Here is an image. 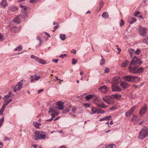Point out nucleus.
<instances>
[{
    "label": "nucleus",
    "instance_id": "nucleus-1",
    "mask_svg": "<svg viewBox=\"0 0 148 148\" xmlns=\"http://www.w3.org/2000/svg\"><path fill=\"white\" fill-rule=\"evenodd\" d=\"M142 63V62L139 58L136 57H134L128 67L130 72L133 74L142 73L144 68L142 67H138Z\"/></svg>",
    "mask_w": 148,
    "mask_h": 148
},
{
    "label": "nucleus",
    "instance_id": "nucleus-2",
    "mask_svg": "<svg viewBox=\"0 0 148 148\" xmlns=\"http://www.w3.org/2000/svg\"><path fill=\"white\" fill-rule=\"evenodd\" d=\"M46 137V133L42 131H37L35 132L33 138L36 140L45 139Z\"/></svg>",
    "mask_w": 148,
    "mask_h": 148
},
{
    "label": "nucleus",
    "instance_id": "nucleus-3",
    "mask_svg": "<svg viewBox=\"0 0 148 148\" xmlns=\"http://www.w3.org/2000/svg\"><path fill=\"white\" fill-rule=\"evenodd\" d=\"M148 136V127L146 126L143 128L140 132L138 136V138L142 140Z\"/></svg>",
    "mask_w": 148,
    "mask_h": 148
},
{
    "label": "nucleus",
    "instance_id": "nucleus-4",
    "mask_svg": "<svg viewBox=\"0 0 148 148\" xmlns=\"http://www.w3.org/2000/svg\"><path fill=\"white\" fill-rule=\"evenodd\" d=\"M123 78L129 82H137L140 80L138 77L132 75L125 76L123 77Z\"/></svg>",
    "mask_w": 148,
    "mask_h": 148
},
{
    "label": "nucleus",
    "instance_id": "nucleus-5",
    "mask_svg": "<svg viewBox=\"0 0 148 148\" xmlns=\"http://www.w3.org/2000/svg\"><path fill=\"white\" fill-rule=\"evenodd\" d=\"M27 16V14L25 10L24 12H22V13L20 14L19 16L15 18L13 20V21L17 24H19L21 21V19H24Z\"/></svg>",
    "mask_w": 148,
    "mask_h": 148
},
{
    "label": "nucleus",
    "instance_id": "nucleus-6",
    "mask_svg": "<svg viewBox=\"0 0 148 148\" xmlns=\"http://www.w3.org/2000/svg\"><path fill=\"white\" fill-rule=\"evenodd\" d=\"M23 80H22L17 83V85L14 88L13 90L14 92H16L21 90L23 84Z\"/></svg>",
    "mask_w": 148,
    "mask_h": 148
},
{
    "label": "nucleus",
    "instance_id": "nucleus-7",
    "mask_svg": "<svg viewBox=\"0 0 148 148\" xmlns=\"http://www.w3.org/2000/svg\"><path fill=\"white\" fill-rule=\"evenodd\" d=\"M93 102L95 103L96 105L102 108H106L107 106L103 103V102L101 100L99 99H95L93 100Z\"/></svg>",
    "mask_w": 148,
    "mask_h": 148
},
{
    "label": "nucleus",
    "instance_id": "nucleus-8",
    "mask_svg": "<svg viewBox=\"0 0 148 148\" xmlns=\"http://www.w3.org/2000/svg\"><path fill=\"white\" fill-rule=\"evenodd\" d=\"M103 99L106 103L109 104H112L114 103V101L112 100L111 96H108L104 97Z\"/></svg>",
    "mask_w": 148,
    "mask_h": 148
},
{
    "label": "nucleus",
    "instance_id": "nucleus-9",
    "mask_svg": "<svg viewBox=\"0 0 148 148\" xmlns=\"http://www.w3.org/2000/svg\"><path fill=\"white\" fill-rule=\"evenodd\" d=\"M138 107L136 106L132 107L130 110L126 112L125 115V116L127 117L131 116L132 114L135 109L136 108H138Z\"/></svg>",
    "mask_w": 148,
    "mask_h": 148
},
{
    "label": "nucleus",
    "instance_id": "nucleus-10",
    "mask_svg": "<svg viewBox=\"0 0 148 148\" xmlns=\"http://www.w3.org/2000/svg\"><path fill=\"white\" fill-rule=\"evenodd\" d=\"M121 81V79L120 77L118 76L115 77L112 81V85H118Z\"/></svg>",
    "mask_w": 148,
    "mask_h": 148
},
{
    "label": "nucleus",
    "instance_id": "nucleus-11",
    "mask_svg": "<svg viewBox=\"0 0 148 148\" xmlns=\"http://www.w3.org/2000/svg\"><path fill=\"white\" fill-rule=\"evenodd\" d=\"M146 28L140 26L139 28V33L142 36H145L146 34Z\"/></svg>",
    "mask_w": 148,
    "mask_h": 148
},
{
    "label": "nucleus",
    "instance_id": "nucleus-12",
    "mask_svg": "<svg viewBox=\"0 0 148 148\" xmlns=\"http://www.w3.org/2000/svg\"><path fill=\"white\" fill-rule=\"evenodd\" d=\"M56 105L58 106V109L60 110H62L64 106V103L60 101H59L56 102Z\"/></svg>",
    "mask_w": 148,
    "mask_h": 148
},
{
    "label": "nucleus",
    "instance_id": "nucleus-13",
    "mask_svg": "<svg viewBox=\"0 0 148 148\" xmlns=\"http://www.w3.org/2000/svg\"><path fill=\"white\" fill-rule=\"evenodd\" d=\"M147 109V107L145 106L141 108L139 111V114L141 116H142L146 112Z\"/></svg>",
    "mask_w": 148,
    "mask_h": 148
},
{
    "label": "nucleus",
    "instance_id": "nucleus-14",
    "mask_svg": "<svg viewBox=\"0 0 148 148\" xmlns=\"http://www.w3.org/2000/svg\"><path fill=\"white\" fill-rule=\"evenodd\" d=\"M117 85H112V90L114 92H118L121 91L120 88L117 86Z\"/></svg>",
    "mask_w": 148,
    "mask_h": 148
},
{
    "label": "nucleus",
    "instance_id": "nucleus-15",
    "mask_svg": "<svg viewBox=\"0 0 148 148\" xmlns=\"http://www.w3.org/2000/svg\"><path fill=\"white\" fill-rule=\"evenodd\" d=\"M129 86V84L126 82H123L120 84L121 87L124 89L127 88Z\"/></svg>",
    "mask_w": 148,
    "mask_h": 148
},
{
    "label": "nucleus",
    "instance_id": "nucleus-16",
    "mask_svg": "<svg viewBox=\"0 0 148 148\" xmlns=\"http://www.w3.org/2000/svg\"><path fill=\"white\" fill-rule=\"evenodd\" d=\"M111 96L113 100L114 99H116L117 100H119L121 97V96L120 94H113L111 95Z\"/></svg>",
    "mask_w": 148,
    "mask_h": 148
},
{
    "label": "nucleus",
    "instance_id": "nucleus-17",
    "mask_svg": "<svg viewBox=\"0 0 148 148\" xmlns=\"http://www.w3.org/2000/svg\"><path fill=\"white\" fill-rule=\"evenodd\" d=\"M107 88L106 86H103L100 87L99 88V90L103 92L106 93L107 91Z\"/></svg>",
    "mask_w": 148,
    "mask_h": 148
},
{
    "label": "nucleus",
    "instance_id": "nucleus-18",
    "mask_svg": "<svg viewBox=\"0 0 148 148\" xmlns=\"http://www.w3.org/2000/svg\"><path fill=\"white\" fill-rule=\"evenodd\" d=\"M136 20H137L136 18L130 17L129 18L128 22L130 24H132L135 23Z\"/></svg>",
    "mask_w": 148,
    "mask_h": 148
},
{
    "label": "nucleus",
    "instance_id": "nucleus-19",
    "mask_svg": "<svg viewBox=\"0 0 148 148\" xmlns=\"http://www.w3.org/2000/svg\"><path fill=\"white\" fill-rule=\"evenodd\" d=\"M3 99L4 102L9 103V94L5 95Z\"/></svg>",
    "mask_w": 148,
    "mask_h": 148
},
{
    "label": "nucleus",
    "instance_id": "nucleus-20",
    "mask_svg": "<svg viewBox=\"0 0 148 148\" xmlns=\"http://www.w3.org/2000/svg\"><path fill=\"white\" fill-rule=\"evenodd\" d=\"M20 29V27H14L13 28H11V30L14 33H17L19 32Z\"/></svg>",
    "mask_w": 148,
    "mask_h": 148
},
{
    "label": "nucleus",
    "instance_id": "nucleus-21",
    "mask_svg": "<svg viewBox=\"0 0 148 148\" xmlns=\"http://www.w3.org/2000/svg\"><path fill=\"white\" fill-rule=\"evenodd\" d=\"M0 5L1 7H5L7 5V1L6 0H2V1L0 3Z\"/></svg>",
    "mask_w": 148,
    "mask_h": 148
},
{
    "label": "nucleus",
    "instance_id": "nucleus-22",
    "mask_svg": "<svg viewBox=\"0 0 148 148\" xmlns=\"http://www.w3.org/2000/svg\"><path fill=\"white\" fill-rule=\"evenodd\" d=\"M128 51L131 57H132V56H134V54L135 53V50L134 49H129Z\"/></svg>",
    "mask_w": 148,
    "mask_h": 148
},
{
    "label": "nucleus",
    "instance_id": "nucleus-23",
    "mask_svg": "<svg viewBox=\"0 0 148 148\" xmlns=\"http://www.w3.org/2000/svg\"><path fill=\"white\" fill-rule=\"evenodd\" d=\"M36 61L40 64H46V62L44 60L40 59L38 57V58Z\"/></svg>",
    "mask_w": 148,
    "mask_h": 148
},
{
    "label": "nucleus",
    "instance_id": "nucleus-24",
    "mask_svg": "<svg viewBox=\"0 0 148 148\" xmlns=\"http://www.w3.org/2000/svg\"><path fill=\"white\" fill-rule=\"evenodd\" d=\"M115 147L114 145L112 143L109 145H103L102 148H113Z\"/></svg>",
    "mask_w": 148,
    "mask_h": 148
},
{
    "label": "nucleus",
    "instance_id": "nucleus-25",
    "mask_svg": "<svg viewBox=\"0 0 148 148\" xmlns=\"http://www.w3.org/2000/svg\"><path fill=\"white\" fill-rule=\"evenodd\" d=\"M97 109L96 108V107H92L91 108V111L92 112H90L89 111H88V112L90 114H94L96 113L97 112Z\"/></svg>",
    "mask_w": 148,
    "mask_h": 148
},
{
    "label": "nucleus",
    "instance_id": "nucleus-26",
    "mask_svg": "<svg viewBox=\"0 0 148 148\" xmlns=\"http://www.w3.org/2000/svg\"><path fill=\"white\" fill-rule=\"evenodd\" d=\"M111 118V116H107L105 118L100 119L99 121H102L105 120L108 121Z\"/></svg>",
    "mask_w": 148,
    "mask_h": 148
},
{
    "label": "nucleus",
    "instance_id": "nucleus-27",
    "mask_svg": "<svg viewBox=\"0 0 148 148\" xmlns=\"http://www.w3.org/2000/svg\"><path fill=\"white\" fill-rule=\"evenodd\" d=\"M33 124L34 127L36 129H38L39 128V126L41 125V124L39 123H38L37 122H33Z\"/></svg>",
    "mask_w": 148,
    "mask_h": 148
},
{
    "label": "nucleus",
    "instance_id": "nucleus-28",
    "mask_svg": "<svg viewBox=\"0 0 148 148\" xmlns=\"http://www.w3.org/2000/svg\"><path fill=\"white\" fill-rule=\"evenodd\" d=\"M102 16L105 19H108V14L107 12H104L102 14Z\"/></svg>",
    "mask_w": 148,
    "mask_h": 148
},
{
    "label": "nucleus",
    "instance_id": "nucleus-29",
    "mask_svg": "<svg viewBox=\"0 0 148 148\" xmlns=\"http://www.w3.org/2000/svg\"><path fill=\"white\" fill-rule=\"evenodd\" d=\"M128 61L127 60H125V61L123 62L121 64V66L122 67H125L127 66V64L128 63Z\"/></svg>",
    "mask_w": 148,
    "mask_h": 148
},
{
    "label": "nucleus",
    "instance_id": "nucleus-30",
    "mask_svg": "<svg viewBox=\"0 0 148 148\" xmlns=\"http://www.w3.org/2000/svg\"><path fill=\"white\" fill-rule=\"evenodd\" d=\"M138 120V118L135 115H133L131 121L134 123H136L137 122Z\"/></svg>",
    "mask_w": 148,
    "mask_h": 148
},
{
    "label": "nucleus",
    "instance_id": "nucleus-31",
    "mask_svg": "<svg viewBox=\"0 0 148 148\" xmlns=\"http://www.w3.org/2000/svg\"><path fill=\"white\" fill-rule=\"evenodd\" d=\"M11 9V10L12 11H17L18 10V7L14 6H11V8H10V9Z\"/></svg>",
    "mask_w": 148,
    "mask_h": 148
},
{
    "label": "nucleus",
    "instance_id": "nucleus-32",
    "mask_svg": "<svg viewBox=\"0 0 148 148\" xmlns=\"http://www.w3.org/2000/svg\"><path fill=\"white\" fill-rule=\"evenodd\" d=\"M60 37L62 40H64L66 39V35L64 34H60Z\"/></svg>",
    "mask_w": 148,
    "mask_h": 148
},
{
    "label": "nucleus",
    "instance_id": "nucleus-33",
    "mask_svg": "<svg viewBox=\"0 0 148 148\" xmlns=\"http://www.w3.org/2000/svg\"><path fill=\"white\" fill-rule=\"evenodd\" d=\"M94 95H89L86 97L85 98L87 100H89L94 97Z\"/></svg>",
    "mask_w": 148,
    "mask_h": 148
},
{
    "label": "nucleus",
    "instance_id": "nucleus-34",
    "mask_svg": "<svg viewBox=\"0 0 148 148\" xmlns=\"http://www.w3.org/2000/svg\"><path fill=\"white\" fill-rule=\"evenodd\" d=\"M31 77H34L35 79V80L36 81L38 80L40 78L39 76H37L36 75H32L31 76Z\"/></svg>",
    "mask_w": 148,
    "mask_h": 148
},
{
    "label": "nucleus",
    "instance_id": "nucleus-35",
    "mask_svg": "<svg viewBox=\"0 0 148 148\" xmlns=\"http://www.w3.org/2000/svg\"><path fill=\"white\" fill-rule=\"evenodd\" d=\"M142 42L143 43H145L147 45H148V36L146 38L144 39L142 41Z\"/></svg>",
    "mask_w": 148,
    "mask_h": 148
},
{
    "label": "nucleus",
    "instance_id": "nucleus-36",
    "mask_svg": "<svg viewBox=\"0 0 148 148\" xmlns=\"http://www.w3.org/2000/svg\"><path fill=\"white\" fill-rule=\"evenodd\" d=\"M22 49V47L21 45H19L16 48L14 49V50L16 51H19Z\"/></svg>",
    "mask_w": 148,
    "mask_h": 148
},
{
    "label": "nucleus",
    "instance_id": "nucleus-37",
    "mask_svg": "<svg viewBox=\"0 0 148 148\" xmlns=\"http://www.w3.org/2000/svg\"><path fill=\"white\" fill-rule=\"evenodd\" d=\"M104 112V111L103 110H101L100 109H98L97 110V112L96 113L97 114H99V113H103Z\"/></svg>",
    "mask_w": 148,
    "mask_h": 148
},
{
    "label": "nucleus",
    "instance_id": "nucleus-38",
    "mask_svg": "<svg viewBox=\"0 0 148 148\" xmlns=\"http://www.w3.org/2000/svg\"><path fill=\"white\" fill-rule=\"evenodd\" d=\"M101 57H102V59H101V61L100 62V65H102L105 63V60L103 58V56L101 55Z\"/></svg>",
    "mask_w": 148,
    "mask_h": 148
},
{
    "label": "nucleus",
    "instance_id": "nucleus-39",
    "mask_svg": "<svg viewBox=\"0 0 148 148\" xmlns=\"http://www.w3.org/2000/svg\"><path fill=\"white\" fill-rule=\"evenodd\" d=\"M70 110L69 108H66L63 110V113L64 114H65L66 112H68Z\"/></svg>",
    "mask_w": 148,
    "mask_h": 148
},
{
    "label": "nucleus",
    "instance_id": "nucleus-40",
    "mask_svg": "<svg viewBox=\"0 0 148 148\" xmlns=\"http://www.w3.org/2000/svg\"><path fill=\"white\" fill-rule=\"evenodd\" d=\"M4 121V117H2L0 119V128L2 126L3 123Z\"/></svg>",
    "mask_w": 148,
    "mask_h": 148
},
{
    "label": "nucleus",
    "instance_id": "nucleus-41",
    "mask_svg": "<svg viewBox=\"0 0 148 148\" xmlns=\"http://www.w3.org/2000/svg\"><path fill=\"white\" fill-rule=\"evenodd\" d=\"M9 103H7V102H4V103L2 107V108L5 109V107L7 106V105H8Z\"/></svg>",
    "mask_w": 148,
    "mask_h": 148
},
{
    "label": "nucleus",
    "instance_id": "nucleus-42",
    "mask_svg": "<svg viewBox=\"0 0 148 148\" xmlns=\"http://www.w3.org/2000/svg\"><path fill=\"white\" fill-rule=\"evenodd\" d=\"M103 4L104 3L103 1H100L99 3V6L100 9H101L102 8V7L103 5Z\"/></svg>",
    "mask_w": 148,
    "mask_h": 148
},
{
    "label": "nucleus",
    "instance_id": "nucleus-43",
    "mask_svg": "<svg viewBox=\"0 0 148 148\" xmlns=\"http://www.w3.org/2000/svg\"><path fill=\"white\" fill-rule=\"evenodd\" d=\"M77 62V59H75L73 58L72 60V63L73 64H76Z\"/></svg>",
    "mask_w": 148,
    "mask_h": 148
},
{
    "label": "nucleus",
    "instance_id": "nucleus-44",
    "mask_svg": "<svg viewBox=\"0 0 148 148\" xmlns=\"http://www.w3.org/2000/svg\"><path fill=\"white\" fill-rule=\"evenodd\" d=\"M30 58H32V59L35 60L36 61L38 57L34 56V55H31Z\"/></svg>",
    "mask_w": 148,
    "mask_h": 148
},
{
    "label": "nucleus",
    "instance_id": "nucleus-45",
    "mask_svg": "<svg viewBox=\"0 0 148 148\" xmlns=\"http://www.w3.org/2000/svg\"><path fill=\"white\" fill-rule=\"evenodd\" d=\"M124 21L122 19H121L120 25L121 26H122L124 24Z\"/></svg>",
    "mask_w": 148,
    "mask_h": 148
},
{
    "label": "nucleus",
    "instance_id": "nucleus-46",
    "mask_svg": "<svg viewBox=\"0 0 148 148\" xmlns=\"http://www.w3.org/2000/svg\"><path fill=\"white\" fill-rule=\"evenodd\" d=\"M84 106L86 108L89 107L90 104L88 103H85L84 104Z\"/></svg>",
    "mask_w": 148,
    "mask_h": 148
},
{
    "label": "nucleus",
    "instance_id": "nucleus-47",
    "mask_svg": "<svg viewBox=\"0 0 148 148\" xmlns=\"http://www.w3.org/2000/svg\"><path fill=\"white\" fill-rule=\"evenodd\" d=\"M4 109L1 108L0 110V115H3V112L4 111Z\"/></svg>",
    "mask_w": 148,
    "mask_h": 148
},
{
    "label": "nucleus",
    "instance_id": "nucleus-48",
    "mask_svg": "<svg viewBox=\"0 0 148 148\" xmlns=\"http://www.w3.org/2000/svg\"><path fill=\"white\" fill-rule=\"evenodd\" d=\"M67 56V55L66 54H62L61 55H60L59 56V57H60V58H63L64 57L66 56Z\"/></svg>",
    "mask_w": 148,
    "mask_h": 148
},
{
    "label": "nucleus",
    "instance_id": "nucleus-49",
    "mask_svg": "<svg viewBox=\"0 0 148 148\" xmlns=\"http://www.w3.org/2000/svg\"><path fill=\"white\" fill-rule=\"evenodd\" d=\"M140 12L139 11L136 12L134 14V16H138L140 14Z\"/></svg>",
    "mask_w": 148,
    "mask_h": 148
},
{
    "label": "nucleus",
    "instance_id": "nucleus-50",
    "mask_svg": "<svg viewBox=\"0 0 148 148\" xmlns=\"http://www.w3.org/2000/svg\"><path fill=\"white\" fill-rule=\"evenodd\" d=\"M109 72V69L107 68L106 67L105 69V72L106 73H108Z\"/></svg>",
    "mask_w": 148,
    "mask_h": 148
},
{
    "label": "nucleus",
    "instance_id": "nucleus-51",
    "mask_svg": "<svg viewBox=\"0 0 148 148\" xmlns=\"http://www.w3.org/2000/svg\"><path fill=\"white\" fill-rule=\"evenodd\" d=\"M54 112V111L51 108H50L49 111V113H53Z\"/></svg>",
    "mask_w": 148,
    "mask_h": 148
},
{
    "label": "nucleus",
    "instance_id": "nucleus-52",
    "mask_svg": "<svg viewBox=\"0 0 148 148\" xmlns=\"http://www.w3.org/2000/svg\"><path fill=\"white\" fill-rule=\"evenodd\" d=\"M71 52L74 54H76V51L75 49H72L71 50Z\"/></svg>",
    "mask_w": 148,
    "mask_h": 148
},
{
    "label": "nucleus",
    "instance_id": "nucleus-53",
    "mask_svg": "<svg viewBox=\"0 0 148 148\" xmlns=\"http://www.w3.org/2000/svg\"><path fill=\"white\" fill-rule=\"evenodd\" d=\"M38 0H31L29 1L30 3H34L36 2Z\"/></svg>",
    "mask_w": 148,
    "mask_h": 148
},
{
    "label": "nucleus",
    "instance_id": "nucleus-54",
    "mask_svg": "<svg viewBox=\"0 0 148 148\" xmlns=\"http://www.w3.org/2000/svg\"><path fill=\"white\" fill-rule=\"evenodd\" d=\"M52 61L55 63H57L58 62V60L57 59H53Z\"/></svg>",
    "mask_w": 148,
    "mask_h": 148
},
{
    "label": "nucleus",
    "instance_id": "nucleus-55",
    "mask_svg": "<svg viewBox=\"0 0 148 148\" xmlns=\"http://www.w3.org/2000/svg\"><path fill=\"white\" fill-rule=\"evenodd\" d=\"M3 40V37L1 34H0V41H2Z\"/></svg>",
    "mask_w": 148,
    "mask_h": 148
},
{
    "label": "nucleus",
    "instance_id": "nucleus-56",
    "mask_svg": "<svg viewBox=\"0 0 148 148\" xmlns=\"http://www.w3.org/2000/svg\"><path fill=\"white\" fill-rule=\"evenodd\" d=\"M77 110V108H76L75 107H73L72 109V111L73 112H75Z\"/></svg>",
    "mask_w": 148,
    "mask_h": 148
},
{
    "label": "nucleus",
    "instance_id": "nucleus-57",
    "mask_svg": "<svg viewBox=\"0 0 148 148\" xmlns=\"http://www.w3.org/2000/svg\"><path fill=\"white\" fill-rule=\"evenodd\" d=\"M116 49L118 50L119 52H120L121 51V49L118 47V46L117 45H116Z\"/></svg>",
    "mask_w": 148,
    "mask_h": 148
},
{
    "label": "nucleus",
    "instance_id": "nucleus-58",
    "mask_svg": "<svg viewBox=\"0 0 148 148\" xmlns=\"http://www.w3.org/2000/svg\"><path fill=\"white\" fill-rule=\"evenodd\" d=\"M140 52V50L139 49H137L136 51H135V53L138 54Z\"/></svg>",
    "mask_w": 148,
    "mask_h": 148
},
{
    "label": "nucleus",
    "instance_id": "nucleus-59",
    "mask_svg": "<svg viewBox=\"0 0 148 148\" xmlns=\"http://www.w3.org/2000/svg\"><path fill=\"white\" fill-rule=\"evenodd\" d=\"M145 119H144V120H143L141 121L140 122V123L139 124V125H142V124L143 123H144L145 122Z\"/></svg>",
    "mask_w": 148,
    "mask_h": 148
},
{
    "label": "nucleus",
    "instance_id": "nucleus-60",
    "mask_svg": "<svg viewBox=\"0 0 148 148\" xmlns=\"http://www.w3.org/2000/svg\"><path fill=\"white\" fill-rule=\"evenodd\" d=\"M20 6L21 7V8H22L24 10L26 8V6H24V5H20Z\"/></svg>",
    "mask_w": 148,
    "mask_h": 148
},
{
    "label": "nucleus",
    "instance_id": "nucleus-61",
    "mask_svg": "<svg viewBox=\"0 0 148 148\" xmlns=\"http://www.w3.org/2000/svg\"><path fill=\"white\" fill-rule=\"evenodd\" d=\"M44 90L43 89H41L38 90V93L39 94L42 92Z\"/></svg>",
    "mask_w": 148,
    "mask_h": 148
},
{
    "label": "nucleus",
    "instance_id": "nucleus-62",
    "mask_svg": "<svg viewBox=\"0 0 148 148\" xmlns=\"http://www.w3.org/2000/svg\"><path fill=\"white\" fill-rule=\"evenodd\" d=\"M35 80V79L34 78V77H31V80L30 81L31 82H33Z\"/></svg>",
    "mask_w": 148,
    "mask_h": 148
},
{
    "label": "nucleus",
    "instance_id": "nucleus-63",
    "mask_svg": "<svg viewBox=\"0 0 148 148\" xmlns=\"http://www.w3.org/2000/svg\"><path fill=\"white\" fill-rule=\"evenodd\" d=\"M3 147V143L1 142H0V148H2Z\"/></svg>",
    "mask_w": 148,
    "mask_h": 148
},
{
    "label": "nucleus",
    "instance_id": "nucleus-64",
    "mask_svg": "<svg viewBox=\"0 0 148 148\" xmlns=\"http://www.w3.org/2000/svg\"><path fill=\"white\" fill-rule=\"evenodd\" d=\"M51 118H52V119H53L55 116L54 114H53V113H52L51 114Z\"/></svg>",
    "mask_w": 148,
    "mask_h": 148
}]
</instances>
